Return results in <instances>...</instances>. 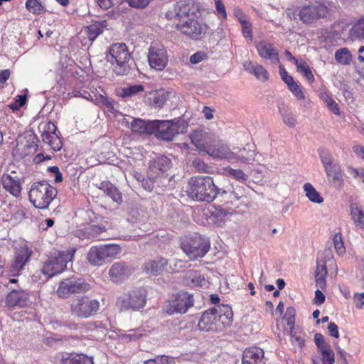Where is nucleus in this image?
<instances>
[{
	"label": "nucleus",
	"instance_id": "nucleus-48",
	"mask_svg": "<svg viewBox=\"0 0 364 364\" xmlns=\"http://www.w3.org/2000/svg\"><path fill=\"white\" fill-rule=\"evenodd\" d=\"M144 87L142 85L137 84L124 87L122 90L120 96L123 98L132 97L137 95L139 92H143Z\"/></svg>",
	"mask_w": 364,
	"mask_h": 364
},
{
	"label": "nucleus",
	"instance_id": "nucleus-3",
	"mask_svg": "<svg viewBox=\"0 0 364 364\" xmlns=\"http://www.w3.org/2000/svg\"><path fill=\"white\" fill-rule=\"evenodd\" d=\"M131 54L124 43L112 44L106 55V60L112 65V71L117 75H127L131 69Z\"/></svg>",
	"mask_w": 364,
	"mask_h": 364
},
{
	"label": "nucleus",
	"instance_id": "nucleus-52",
	"mask_svg": "<svg viewBox=\"0 0 364 364\" xmlns=\"http://www.w3.org/2000/svg\"><path fill=\"white\" fill-rule=\"evenodd\" d=\"M319 156L324 168L336 162L332 155L326 150H319Z\"/></svg>",
	"mask_w": 364,
	"mask_h": 364
},
{
	"label": "nucleus",
	"instance_id": "nucleus-6",
	"mask_svg": "<svg viewBox=\"0 0 364 364\" xmlns=\"http://www.w3.org/2000/svg\"><path fill=\"white\" fill-rule=\"evenodd\" d=\"M154 127L152 135L165 141H171L180 133H184L188 128V124L183 119L154 120Z\"/></svg>",
	"mask_w": 364,
	"mask_h": 364
},
{
	"label": "nucleus",
	"instance_id": "nucleus-15",
	"mask_svg": "<svg viewBox=\"0 0 364 364\" xmlns=\"http://www.w3.org/2000/svg\"><path fill=\"white\" fill-rule=\"evenodd\" d=\"M206 153L215 159H225L229 161H234L233 151H231L226 144L216 136L214 137V142L210 144Z\"/></svg>",
	"mask_w": 364,
	"mask_h": 364
},
{
	"label": "nucleus",
	"instance_id": "nucleus-56",
	"mask_svg": "<svg viewBox=\"0 0 364 364\" xmlns=\"http://www.w3.org/2000/svg\"><path fill=\"white\" fill-rule=\"evenodd\" d=\"M334 248L338 255H342L345 252V247L340 235H335L333 238Z\"/></svg>",
	"mask_w": 364,
	"mask_h": 364
},
{
	"label": "nucleus",
	"instance_id": "nucleus-29",
	"mask_svg": "<svg viewBox=\"0 0 364 364\" xmlns=\"http://www.w3.org/2000/svg\"><path fill=\"white\" fill-rule=\"evenodd\" d=\"M99 189L109 196L114 202L121 204L123 201L122 193L109 181H102L99 186Z\"/></svg>",
	"mask_w": 364,
	"mask_h": 364
},
{
	"label": "nucleus",
	"instance_id": "nucleus-4",
	"mask_svg": "<svg viewBox=\"0 0 364 364\" xmlns=\"http://www.w3.org/2000/svg\"><path fill=\"white\" fill-rule=\"evenodd\" d=\"M58 193L57 189L47 181L35 182L31 185L28 196L31 203L37 208H47Z\"/></svg>",
	"mask_w": 364,
	"mask_h": 364
},
{
	"label": "nucleus",
	"instance_id": "nucleus-57",
	"mask_svg": "<svg viewBox=\"0 0 364 364\" xmlns=\"http://www.w3.org/2000/svg\"><path fill=\"white\" fill-rule=\"evenodd\" d=\"M217 15L223 19H226L227 13L225 6L222 0H214Z\"/></svg>",
	"mask_w": 364,
	"mask_h": 364
},
{
	"label": "nucleus",
	"instance_id": "nucleus-39",
	"mask_svg": "<svg viewBox=\"0 0 364 364\" xmlns=\"http://www.w3.org/2000/svg\"><path fill=\"white\" fill-rule=\"evenodd\" d=\"M321 355V363H319L316 360H313L314 364H333L335 362L334 352L331 349V346H325L322 349L319 350Z\"/></svg>",
	"mask_w": 364,
	"mask_h": 364
},
{
	"label": "nucleus",
	"instance_id": "nucleus-42",
	"mask_svg": "<svg viewBox=\"0 0 364 364\" xmlns=\"http://www.w3.org/2000/svg\"><path fill=\"white\" fill-rule=\"evenodd\" d=\"M304 190L306 193V197L311 202L315 203H321L323 201V199L320 196L319 193L310 183H306L304 185Z\"/></svg>",
	"mask_w": 364,
	"mask_h": 364
},
{
	"label": "nucleus",
	"instance_id": "nucleus-44",
	"mask_svg": "<svg viewBox=\"0 0 364 364\" xmlns=\"http://www.w3.org/2000/svg\"><path fill=\"white\" fill-rule=\"evenodd\" d=\"M225 171L228 176L232 177L241 183L246 182L249 178L248 175L241 169H234L230 166H227Z\"/></svg>",
	"mask_w": 364,
	"mask_h": 364
},
{
	"label": "nucleus",
	"instance_id": "nucleus-10",
	"mask_svg": "<svg viewBox=\"0 0 364 364\" xmlns=\"http://www.w3.org/2000/svg\"><path fill=\"white\" fill-rule=\"evenodd\" d=\"M194 304L193 295L187 291L177 293L172 300L164 304V311L168 315L185 314Z\"/></svg>",
	"mask_w": 364,
	"mask_h": 364
},
{
	"label": "nucleus",
	"instance_id": "nucleus-26",
	"mask_svg": "<svg viewBox=\"0 0 364 364\" xmlns=\"http://www.w3.org/2000/svg\"><path fill=\"white\" fill-rule=\"evenodd\" d=\"M1 183L3 188L12 196L18 197L21 195V185L18 179H14L9 174H3Z\"/></svg>",
	"mask_w": 364,
	"mask_h": 364
},
{
	"label": "nucleus",
	"instance_id": "nucleus-41",
	"mask_svg": "<svg viewBox=\"0 0 364 364\" xmlns=\"http://www.w3.org/2000/svg\"><path fill=\"white\" fill-rule=\"evenodd\" d=\"M136 179L141 183V186L146 191H151L154 185L157 186H164V181H159L156 178H151V176L147 175V178H145L142 175L138 174L136 176Z\"/></svg>",
	"mask_w": 364,
	"mask_h": 364
},
{
	"label": "nucleus",
	"instance_id": "nucleus-16",
	"mask_svg": "<svg viewBox=\"0 0 364 364\" xmlns=\"http://www.w3.org/2000/svg\"><path fill=\"white\" fill-rule=\"evenodd\" d=\"M148 59L150 66L157 70H162L168 64L166 50L163 46H151Z\"/></svg>",
	"mask_w": 364,
	"mask_h": 364
},
{
	"label": "nucleus",
	"instance_id": "nucleus-8",
	"mask_svg": "<svg viewBox=\"0 0 364 364\" xmlns=\"http://www.w3.org/2000/svg\"><path fill=\"white\" fill-rule=\"evenodd\" d=\"M210 247L209 240L198 233H194L181 243V249L191 259L204 257Z\"/></svg>",
	"mask_w": 364,
	"mask_h": 364
},
{
	"label": "nucleus",
	"instance_id": "nucleus-28",
	"mask_svg": "<svg viewBox=\"0 0 364 364\" xmlns=\"http://www.w3.org/2000/svg\"><path fill=\"white\" fill-rule=\"evenodd\" d=\"M277 107L283 123L290 128L295 127L297 124V119L291 109L284 102L278 103Z\"/></svg>",
	"mask_w": 364,
	"mask_h": 364
},
{
	"label": "nucleus",
	"instance_id": "nucleus-36",
	"mask_svg": "<svg viewBox=\"0 0 364 364\" xmlns=\"http://www.w3.org/2000/svg\"><path fill=\"white\" fill-rule=\"evenodd\" d=\"M105 232V227L90 225L84 228L82 232L79 234H83L85 238L104 240L102 234Z\"/></svg>",
	"mask_w": 364,
	"mask_h": 364
},
{
	"label": "nucleus",
	"instance_id": "nucleus-53",
	"mask_svg": "<svg viewBox=\"0 0 364 364\" xmlns=\"http://www.w3.org/2000/svg\"><path fill=\"white\" fill-rule=\"evenodd\" d=\"M221 197H223L224 199H228V202L232 203L234 200H238L237 196L235 193V190H232V188H229L228 189H222L220 188V193L218 194Z\"/></svg>",
	"mask_w": 364,
	"mask_h": 364
},
{
	"label": "nucleus",
	"instance_id": "nucleus-43",
	"mask_svg": "<svg viewBox=\"0 0 364 364\" xmlns=\"http://www.w3.org/2000/svg\"><path fill=\"white\" fill-rule=\"evenodd\" d=\"M147 175L151 176V178H156L159 181H163L168 177V174H165L160 171L156 164H155L154 159L149 161Z\"/></svg>",
	"mask_w": 364,
	"mask_h": 364
},
{
	"label": "nucleus",
	"instance_id": "nucleus-22",
	"mask_svg": "<svg viewBox=\"0 0 364 364\" xmlns=\"http://www.w3.org/2000/svg\"><path fill=\"white\" fill-rule=\"evenodd\" d=\"M256 48L261 58L270 60L272 63H279V53L272 43L262 41L256 45Z\"/></svg>",
	"mask_w": 364,
	"mask_h": 364
},
{
	"label": "nucleus",
	"instance_id": "nucleus-23",
	"mask_svg": "<svg viewBox=\"0 0 364 364\" xmlns=\"http://www.w3.org/2000/svg\"><path fill=\"white\" fill-rule=\"evenodd\" d=\"M264 350L258 347L247 348L242 355V364H265Z\"/></svg>",
	"mask_w": 364,
	"mask_h": 364
},
{
	"label": "nucleus",
	"instance_id": "nucleus-2",
	"mask_svg": "<svg viewBox=\"0 0 364 364\" xmlns=\"http://www.w3.org/2000/svg\"><path fill=\"white\" fill-rule=\"evenodd\" d=\"M187 192L193 199L211 202L220 193V188L215 186L210 176H193L188 181Z\"/></svg>",
	"mask_w": 364,
	"mask_h": 364
},
{
	"label": "nucleus",
	"instance_id": "nucleus-9",
	"mask_svg": "<svg viewBox=\"0 0 364 364\" xmlns=\"http://www.w3.org/2000/svg\"><path fill=\"white\" fill-rule=\"evenodd\" d=\"M100 304L96 299H92L87 296L77 297L70 304L72 315L80 318H87L95 315L99 310Z\"/></svg>",
	"mask_w": 364,
	"mask_h": 364
},
{
	"label": "nucleus",
	"instance_id": "nucleus-38",
	"mask_svg": "<svg viewBox=\"0 0 364 364\" xmlns=\"http://www.w3.org/2000/svg\"><path fill=\"white\" fill-rule=\"evenodd\" d=\"M350 214L355 225L364 230V210L357 204H351Z\"/></svg>",
	"mask_w": 364,
	"mask_h": 364
},
{
	"label": "nucleus",
	"instance_id": "nucleus-31",
	"mask_svg": "<svg viewBox=\"0 0 364 364\" xmlns=\"http://www.w3.org/2000/svg\"><path fill=\"white\" fill-rule=\"evenodd\" d=\"M87 258L94 266H101L106 261L101 245L92 246L87 253Z\"/></svg>",
	"mask_w": 364,
	"mask_h": 364
},
{
	"label": "nucleus",
	"instance_id": "nucleus-62",
	"mask_svg": "<svg viewBox=\"0 0 364 364\" xmlns=\"http://www.w3.org/2000/svg\"><path fill=\"white\" fill-rule=\"evenodd\" d=\"M144 364H169L168 358L166 355L157 356L154 359H149Z\"/></svg>",
	"mask_w": 364,
	"mask_h": 364
},
{
	"label": "nucleus",
	"instance_id": "nucleus-33",
	"mask_svg": "<svg viewBox=\"0 0 364 364\" xmlns=\"http://www.w3.org/2000/svg\"><path fill=\"white\" fill-rule=\"evenodd\" d=\"M38 139L34 133H27L18 139V143L27 150V154L35 152L38 149Z\"/></svg>",
	"mask_w": 364,
	"mask_h": 364
},
{
	"label": "nucleus",
	"instance_id": "nucleus-5",
	"mask_svg": "<svg viewBox=\"0 0 364 364\" xmlns=\"http://www.w3.org/2000/svg\"><path fill=\"white\" fill-rule=\"evenodd\" d=\"M200 16V4L194 0H179L165 13L167 20L176 22L190 20Z\"/></svg>",
	"mask_w": 364,
	"mask_h": 364
},
{
	"label": "nucleus",
	"instance_id": "nucleus-7",
	"mask_svg": "<svg viewBox=\"0 0 364 364\" xmlns=\"http://www.w3.org/2000/svg\"><path fill=\"white\" fill-rule=\"evenodd\" d=\"M329 9L324 0L310 1L299 8L298 16L304 23L311 24L326 18Z\"/></svg>",
	"mask_w": 364,
	"mask_h": 364
},
{
	"label": "nucleus",
	"instance_id": "nucleus-35",
	"mask_svg": "<svg viewBox=\"0 0 364 364\" xmlns=\"http://www.w3.org/2000/svg\"><path fill=\"white\" fill-rule=\"evenodd\" d=\"M233 154L235 157L232 162L240 161L244 164H251L255 157V151L246 148L238 149L237 152L233 151Z\"/></svg>",
	"mask_w": 364,
	"mask_h": 364
},
{
	"label": "nucleus",
	"instance_id": "nucleus-20",
	"mask_svg": "<svg viewBox=\"0 0 364 364\" xmlns=\"http://www.w3.org/2000/svg\"><path fill=\"white\" fill-rule=\"evenodd\" d=\"M132 268L123 261L114 262L109 270V275L112 282L120 283L131 275Z\"/></svg>",
	"mask_w": 364,
	"mask_h": 364
},
{
	"label": "nucleus",
	"instance_id": "nucleus-12",
	"mask_svg": "<svg viewBox=\"0 0 364 364\" xmlns=\"http://www.w3.org/2000/svg\"><path fill=\"white\" fill-rule=\"evenodd\" d=\"M75 252V250L59 252L56 256L50 258L45 263L42 272L48 277L61 273L66 269L67 264L71 261Z\"/></svg>",
	"mask_w": 364,
	"mask_h": 364
},
{
	"label": "nucleus",
	"instance_id": "nucleus-11",
	"mask_svg": "<svg viewBox=\"0 0 364 364\" xmlns=\"http://www.w3.org/2000/svg\"><path fill=\"white\" fill-rule=\"evenodd\" d=\"M146 303V291L143 288L135 289L117 299V304L121 310H138Z\"/></svg>",
	"mask_w": 364,
	"mask_h": 364
},
{
	"label": "nucleus",
	"instance_id": "nucleus-55",
	"mask_svg": "<svg viewBox=\"0 0 364 364\" xmlns=\"http://www.w3.org/2000/svg\"><path fill=\"white\" fill-rule=\"evenodd\" d=\"M255 76L257 79L262 80V81L267 80L269 77L268 73L265 70V68L262 65L258 64H256V70Z\"/></svg>",
	"mask_w": 364,
	"mask_h": 364
},
{
	"label": "nucleus",
	"instance_id": "nucleus-46",
	"mask_svg": "<svg viewBox=\"0 0 364 364\" xmlns=\"http://www.w3.org/2000/svg\"><path fill=\"white\" fill-rule=\"evenodd\" d=\"M105 259L114 257L121 252V247L115 244L101 245Z\"/></svg>",
	"mask_w": 364,
	"mask_h": 364
},
{
	"label": "nucleus",
	"instance_id": "nucleus-18",
	"mask_svg": "<svg viewBox=\"0 0 364 364\" xmlns=\"http://www.w3.org/2000/svg\"><path fill=\"white\" fill-rule=\"evenodd\" d=\"M214 134L203 130H195L190 134V139L193 144L200 151L207 152L210 144L214 142Z\"/></svg>",
	"mask_w": 364,
	"mask_h": 364
},
{
	"label": "nucleus",
	"instance_id": "nucleus-63",
	"mask_svg": "<svg viewBox=\"0 0 364 364\" xmlns=\"http://www.w3.org/2000/svg\"><path fill=\"white\" fill-rule=\"evenodd\" d=\"M206 58L207 54L205 53L204 52H197L190 57V62L192 64H197L201 62L203 60L205 59Z\"/></svg>",
	"mask_w": 364,
	"mask_h": 364
},
{
	"label": "nucleus",
	"instance_id": "nucleus-17",
	"mask_svg": "<svg viewBox=\"0 0 364 364\" xmlns=\"http://www.w3.org/2000/svg\"><path fill=\"white\" fill-rule=\"evenodd\" d=\"M30 294L23 289H12L5 298L6 306L9 308L15 306L23 308L28 306Z\"/></svg>",
	"mask_w": 364,
	"mask_h": 364
},
{
	"label": "nucleus",
	"instance_id": "nucleus-45",
	"mask_svg": "<svg viewBox=\"0 0 364 364\" xmlns=\"http://www.w3.org/2000/svg\"><path fill=\"white\" fill-rule=\"evenodd\" d=\"M335 58L342 65H349L351 62L352 55L347 48H343L336 51Z\"/></svg>",
	"mask_w": 364,
	"mask_h": 364
},
{
	"label": "nucleus",
	"instance_id": "nucleus-40",
	"mask_svg": "<svg viewBox=\"0 0 364 364\" xmlns=\"http://www.w3.org/2000/svg\"><path fill=\"white\" fill-rule=\"evenodd\" d=\"M168 93L164 90H156L151 94V104L156 107H161L167 100Z\"/></svg>",
	"mask_w": 364,
	"mask_h": 364
},
{
	"label": "nucleus",
	"instance_id": "nucleus-19",
	"mask_svg": "<svg viewBox=\"0 0 364 364\" xmlns=\"http://www.w3.org/2000/svg\"><path fill=\"white\" fill-rule=\"evenodd\" d=\"M57 127L55 125L49 122L45 126L41 134L42 140L48 144L54 151H59L62 148V141L56 134Z\"/></svg>",
	"mask_w": 364,
	"mask_h": 364
},
{
	"label": "nucleus",
	"instance_id": "nucleus-54",
	"mask_svg": "<svg viewBox=\"0 0 364 364\" xmlns=\"http://www.w3.org/2000/svg\"><path fill=\"white\" fill-rule=\"evenodd\" d=\"M291 341L293 345L302 348L304 346V338L301 333L299 335L291 328L290 331Z\"/></svg>",
	"mask_w": 364,
	"mask_h": 364
},
{
	"label": "nucleus",
	"instance_id": "nucleus-49",
	"mask_svg": "<svg viewBox=\"0 0 364 364\" xmlns=\"http://www.w3.org/2000/svg\"><path fill=\"white\" fill-rule=\"evenodd\" d=\"M154 161H155V164H156L160 171H161L164 173L167 174L166 172L171 167V159L165 156H160L154 159Z\"/></svg>",
	"mask_w": 364,
	"mask_h": 364
},
{
	"label": "nucleus",
	"instance_id": "nucleus-64",
	"mask_svg": "<svg viewBox=\"0 0 364 364\" xmlns=\"http://www.w3.org/2000/svg\"><path fill=\"white\" fill-rule=\"evenodd\" d=\"M119 3L118 0H97V4L102 9H109Z\"/></svg>",
	"mask_w": 364,
	"mask_h": 364
},
{
	"label": "nucleus",
	"instance_id": "nucleus-30",
	"mask_svg": "<svg viewBox=\"0 0 364 364\" xmlns=\"http://www.w3.org/2000/svg\"><path fill=\"white\" fill-rule=\"evenodd\" d=\"M328 274L325 261L317 259V266L316 269L315 280L316 285L318 289L324 290L326 287V275Z\"/></svg>",
	"mask_w": 364,
	"mask_h": 364
},
{
	"label": "nucleus",
	"instance_id": "nucleus-1",
	"mask_svg": "<svg viewBox=\"0 0 364 364\" xmlns=\"http://www.w3.org/2000/svg\"><path fill=\"white\" fill-rule=\"evenodd\" d=\"M232 318L233 312L229 305L217 306L203 313L198 328L201 331H222L232 324Z\"/></svg>",
	"mask_w": 364,
	"mask_h": 364
},
{
	"label": "nucleus",
	"instance_id": "nucleus-37",
	"mask_svg": "<svg viewBox=\"0 0 364 364\" xmlns=\"http://www.w3.org/2000/svg\"><path fill=\"white\" fill-rule=\"evenodd\" d=\"M102 31L103 28L102 27V24L95 23L85 27L80 32V34L82 36H86L88 40L92 42Z\"/></svg>",
	"mask_w": 364,
	"mask_h": 364
},
{
	"label": "nucleus",
	"instance_id": "nucleus-27",
	"mask_svg": "<svg viewBox=\"0 0 364 364\" xmlns=\"http://www.w3.org/2000/svg\"><path fill=\"white\" fill-rule=\"evenodd\" d=\"M154 124H156V123H154V120L146 121L135 118L131 123V129L132 131L135 133L152 135Z\"/></svg>",
	"mask_w": 364,
	"mask_h": 364
},
{
	"label": "nucleus",
	"instance_id": "nucleus-47",
	"mask_svg": "<svg viewBox=\"0 0 364 364\" xmlns=\"http://www.w3.org/2000/svg\"><path fill=\"white\" fill-rule=\"evenodd\" d=\"M321 98L326 104L328 109L335 114L340 115V109L338 105L335 100L326 92L321 93Z\"/></svg>",
	"mask_w": 364,
	"mask_h": 364
},
{
	"label": "nucleus",
	"instance_id": "nucleus-60",
	"mask_svg": "<svg viewBox=\"0 0 364 364\" xmlns=\"http://www.w3.org/2000/svg\"><path fill=\"white\" fill-rule=\"evenodd\" d=\"M314 341H315L316 346L318 347V348L319 350L322 349L325 346H330L328 343H327L325 341L324 336L321 333H316L314 335Z\"/></svg>",
	"mask_w": 364,
	"mask_h": 364
},
{
	"label": "nucleus",
	"instance_id": "nucleus-24",
	"mask_svg": "<svg viewBox=\"0 0 364 364\" xmlns=\"http://www.w3.org/2000/svg\"><path fill=\"white\" fill-rule=\"evenodd\" d=\"M167 264L168 261L166 259L157 257L154 259L145 262L143 265L142 270L146 274H156L162 272Z\"/></svg>",
	"mask_w": 364,
	"mask_h": 364
},
{
	"label": "nucleus",
	"instance_id": "nucleus-32",
	"mask_svg": "<svg viewBox=\"0 0 364 364\" xmlns=\"http://www.w3.org/2000/svg\"><path fill=\"white\" fill-rule=\"evenodd\" d=\"M327 178L328 181L331 183H342L343 182V178L341 174V168L340 165L334 162L333 164H331L330 166H328L324 168Z\"/></svg>",
	"mask_w": 364,
	"mask_h": 364
},
{
	"label": "nucleus",
	"instance_id": "nucleus-13",
	"mask_svg": "<svg viewBox=\"0 0 364 364\" xmlns=\"http://www.w3.org/2000/svg\"><path fill=\"white\" fill-rule=\"evenodd\" d=\"M90 289V285L85 279L78 277H70L60 282L57 294L59 297L65 299L73 294L87 292Z\"/></svg>",
	"mask_w": 364,
	"mask_h": 364
},
{
	"label": "nucleus",
	"instance_id": "nucleus-50",
	"mask_svg": "<svg viewBox=\"0 0 364 364\" xmlns=\"http://www.w3.org/2000/svg\"><path fill=\"white\" fill-rule=\"evenodd\" d=\"M192 166L196 172L205 173H212L213 167L208 166L199 158H196L192 161Z\"/></svg>",
	"mask_w": 364,
	"mask_h": 364
},
{
	"label": "nucleus",
	"instance_id": "nucleus-14",
	"mask_svg": "<svg viewBox=\"0 0 364 364\" xmlns=\"http://www.w3.org/2000/svg\"><path fill=\"white\" fill-rule=\"evenodd\" d=\"M200 16L192 17L190 20L183 21V22H176V28L183 35L193 40H200L204 36L205 29L203 24L199 21Z\"/></svg>",
	"mask_w": 364,
	"mask_h": 364
},
{
	"label": "nucleus",
	"instance_id": "nucleus-34",
	"mask_svg": "<svg viewBox=\"0 0 364 364\" xmlns=\"http://www.w3.org/2000/svg\"><path fill=\"white\" fill-rule=\"evenodd\" d=\"M348 39L351 41L364 40V19L355 23L348 32Z\"/></svg>",
	"mask_w": 364,
	"mask_h": 364
},
{
	"label": "nucleus",
	"instance_id": "nucleus-61",
	"mask_svg": "<svg viewBox=\"0 0 364 364\" xmlns=\"http://www.w3.org/2000/svg\"><path fill=\"white\" fill-rule=\"evenodd\" d=\"M289 89L298 99L301 100L304 98V92L296 82H294L292 85H290Z\"/></svg>",
	"mask_w": 364,
	"mask_h": 364
},
{
	"label": "nucleus",
	"instance_id": "nucleus-58",
	"mask_svg": "<svg viewBox=\"0 0 364 364\" xmlns=\"http://www.w3.org/2000/svg\"><path fill=\"white\" fill-rule=\"evenodd\" d=\"M151 0H127L131 7L144 9L148 6Z\"/></svg>",
	"mask_w": 364,
	"mask_h": 364
},
{
	"label": "nucleus",
	"instance_id": "nucleus-25",
	"mask_svg": "<svg viewBox=\"0 0 364 364\" xmlns=\"http://www.w3.org/2000/svg\"><path fill=\"white\" fill-rule=\"evenodd\" d=\"M60 364H94V361L92 357L73 353L63 354Z\"/></svg>",
	"mask_w": 364,
	"mask_h": 364
},
{
	"label": "nucleus",
	"instance_id": "nucleus-51",
	"mask_svg": "<svg viewBox=\"0 0 364 364\" xmlns=\"http://www.w3.org/2000/svg\"><path fill=\"white\" fill-rule=\"evenodd\" d=\"M26 7L29 12L33 14H39L43 9L41 3L38 0H26Z\"/></svg>",
	"mask_w": 364,
	"mask_h": 364
},
{
	"label": "nucleus",
	"instance_id": "nucleus-21",
	"mask_svg": "<svg viewBox=\"0 0 364 364\" xmlns=\"http://www.w3.org/2000/svg\"><path fill=\"white\" fill-rule=\"evenodd\" d=\"M32 251L26 247H21L18 250L14 261L10 267V272L15 275L21 271L28 262L31 256Z\"/></svg>",
	"mask_w": 364,
	"mask_h": 364
},
{
	"label": "nucleus",
	"instance_id": "nucleus-59",
	"mask_svg": "<svg viewBox=\"0 0 364 364\" xmlns=\"http://www.w3.org/2000/svg\"><path fill=\"white\" fill-rule=\"evenodd\" d=\"M242 27V33L246 38H252L251 24L245 19L240 18Z\"/></svg>",
	"mask_w": 364,
	"mask_h": 364
}]
</instances>
